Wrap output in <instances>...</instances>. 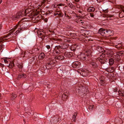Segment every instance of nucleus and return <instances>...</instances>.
I'll return each mask as SVG.
<instances>
[{"label": "nucleus", "instance_id": "obj_37", "mask_svg": "<svg viewBox=\"0 0 124 124\" xmlns=\"http://www.w3.org/2000/svg\"><path fill=\"white\" fill-rule=\"evenodd\" d=\"M67 4L71 8H72L73 7V5L71 3H68Z\"/></svg>", "mask_w": 124, "mask_h": 124}, {"label": "nucleus", "instance_id": "obj_12", "mask_svg": "<svg viewBox=\"0 0 124 124\" xmlns=\"http://www.w3.org/2000/svg\"><path fill=\"white\" fill-rule=\"evenodd\" d=\"M65 56L67 57H70L73 55V53L71 52H66L64 54Z\"/></svg>", "mask_w": 124, "mask_h": 124}, {"label": "nucleus", "instance_id": "obj_28", "mask_svg": "<svg viewBox=\"0 0 124 124\" xmlns=\"http://www.w3.org/2000/svg\"><path fill=\"white\" fill-rule=\"evenodd\" d=\"M95 10L94 8L93 7H89L87 9L88 11L89 12H93Z\"/></svg>", "mask_w": 124, "mask_h": 124}, {"label": "nucleus", "instance_id": "obj_55", "mask_svg": "<svg viewBox=\"0 0 124 124\" xmlns=\"http://www.w3.org/2000/svg\"><path fill=\"white\" fill-rule=\"evenodd\" d=\"M97 1L99 2H100L102 1L103 0H97Z\"/></svg>", "mask_w": 124, "mask_h": 124}, {"label": "nucleus", "instance_id": "obj_58", "mask_svg": "<svg viewBox=\"0 0 124 124\" xmlns=\"http://www.w3.org/2000/svg\"><path fill=\"white\" fill-rule=\"evenodd\" d=\"M64 15H65V16H66V17H67V15L66 14V11H65L64 12Z\"/></svg>", "mask_w": 124, "mask_h": 124}, {"label": "nucleus", "instance_id": "obj_23", "mask_svg": "<svg viewBox=\"0 0 124 124\" xmlns=\"http://www.w3.org/2000/svg\"><path fill=\"white\" fill-rule=\"evenodd\" d=\"M77 113L75 112L74 113V114L72 116V120L74 122H75L76 120V116L77 115Z\"/></svg>", "mask_w": 124, "mask_h": 124}, {"label": "nucleus", "instance_id": "obj_20", "mask_svg": "<svg viewBox=\"0 0 124 124\" xmlns=\"http://www.w3.org/2000/svg\"><path fill=\"white\" fill-rule=\"evenodd\" d=\"M26 77V76L25 74L24 73L21 74L20 75H19L17 79L19 80L22 78V77L25 78Z\"/></svg>", "mask_w": 124, "mask_h": 124}, {"label": "nucleus", "instance_id": "obj_35", "mask_svg": "<svg viewBox=\"0 0 124 124\" xmlns=\"http://www.w3.org/2000/svg\"><path fill=\"white\" fill-rule=\"evenodd\" d=\"M68 96L66 95V94H63L62 96V99L63 100H64V99H66L68 97Z\"/></svg>", "mask_w": 124, "mask_h": 124}, {"label": "nucleus", "instance_id": "obj_11", "mask_svg": "<svg viewBox=\"0 0 124 124\" xmlns=\"http://www.w3.org/2000/svg\"><path fill=\"white\" fill-rule=\"evenodd\" d=\"M106 29L103 28H101L99 31V33L102 36H105Z\"/></svg>", "mask_w": 124, "mask_h": 124}, {"label": "nucleus", "instance_id": "obj_10", "mask_svg": "<svg viewBox=\"0 0 124 124\" xmlns=\"http://www.w3.org/2000/svg\"><path fill=\"white\" fill-rule=\"evenodd\" d=\"M61 52L59 50L55 47L53 51V55H57L59 54Z\"/></svg>", "mask_w": 124, "mask_h": 124}, {"label": "nucleus", "instance_id": "obj_24", "mask_svg": "<svg viewBox=\"0 0 124 124\" xmlns=\"http://www.w3.org/2000/svg\"><path fill=\"white\" fill-rule=\"evenodd\" d=\"M38 36L40 38H41L42 39H43L45 38V36L42 33V32H39L38 33Z\"/></svg>", "mask_w": 124, "mask_h": 124}, {"label": "nucleus", "instance_id": "obj_31", "mask_svg": "<svg viewBox=\"0 0 124 124\" xmlns=\"http://www.w3.org/2000/svg\"><path fill=\"white\" fill-rule=\"evenodd\" d=\"M17 95L16 94L14 93H12L11 95V97L12 99H15L17 97Z\"/></svg>", "mask_w": 124, "mask_h": 124}, {"label": "nucleus", "instance_id": "obj_17", "mask_svg": "<svg viewBox=\"0 0 124 124\" xmlns=\"http://www.w3.org/2000/svg\"><path fill=\"white\" fill-rule=\"evenodd\" d=\"M90 64L92 67L94 68H97L98 67V65L95 62H92L90 63Z\"/></svg>", "mask_w": 124, "mask_h": 124}, {"label": "nucleus", "instance_id": "obj_52", "mask_svg": "<svg viewBox=\"0 0 124 124\" xmlns=\"http://www.w3.org/2000/svg\"><path fill=\"white\" fill-rule=\"evenodd\" d=\"M31 112L30 113V114L31 115H33L34 114L33 112L32 111H31Z\"/></svg>", "mask_w": 124, "mask_h": 124}, {"label": "nucleus", "instance_id": "obj_30", "mask_svg": "<svg viewBox=\"0 0 124 124\" xmlns=\"http://www.w3.org/2000/svg\"><path fill=\"white\" fill-rule=\"evenodd\" d=\"M122 44L120 43L118 44L116 46V47L119 50L120 49L122 48Z\"/></svg>", "mask_w": 124, "mask_h": 124}, {"label": "nucleus", "instance_id": "obj_2", "mask_svg": "<svg viewBox=\"0 0 124 124\" xmlns=\"http://www.w3.org/2000/svg\"><path fill=\"white\" fill-rule=\"evenodd\" d=\"M28 26V25L26 23H20L15 26V29H16L17 27L20 28L19 29L20 30V31L21 30L23 31Z\"/></svg>", "mask_w": 124, "mask_h": 124}, {"label": "nucleus", "instance_id": "obj_3", "mask_svg": "<svg viewBox=\"0 0 124 124\" xmlns=\"http://www.w3.org/2000/svg\"><path fill=\"white\" fill-rule=\"evenodd\" d=\"M95 49L96 50V53L97 55L101 54L102 52H104V51H106L103 48L100 46H97L95 48Z\"/></svg>", "mask_w": 124, "mask_h": 124}, {"label": "nucleus", "instance_id": "obj_9", "mask_svg": "<svg viewBox=\"0 0 124 124\" xmlns=\"http://www.w3.org/2000/svg\"><path fill=\"white\" fill-rule=\"evenodd\" d=\"M60 45L62 50L67 48L69 46L68 44L66 43H62Z\"/></svg>", "mask_w": 124, "mask_h": 124}, {"label": "nucleus", "instance_id": "obj_56", "mask_svg": "<svg viewBox=\"0 0 124 124\" xmlns=\"http://www.w3.org/2000/svg\"><path fill=\"white\" fill-rule=\"evenodd\" d=\"M107 112L108 113V114H109L110 112V110L108 109H107Z\"/></svg>", "mask_w": 124, "mask_h": 124}, {"label": "nucleus", "instance_id": "obj_34", "mask_svg": "<svg viewBox=\"0 0 124 124\" xmlns=\"http://www.w3.org/2000/svg\"><path fill=\"white\" fill-rule=\"evenodd\" d=\"M14 66V64L13 63H10L9 64L8 66L10 68H12Z\"/></svg>", "mask_w": 124, "mask_h": 124}, {"label": "nucleus", "instance_id": "obj_18", "mask_svg": "<svg viewBox=\"0 0 124 124\" xmlns=\"http://www.w3.org/2000/svg\"><path fill=\"white\" fill-rule=\"evenodd\" d=\"M82 34L85 37H86L88 34V32L87 30H82Z\"/></svg>", "mask_w": 124, "mask_h": 124}, {"label": "nucleus", "instance_id": "obj_32", "mask_svg": "<svg viewBox=\"0 0 124 124\" xmlns=\"http://www.w3.org/2000/svg\"><path fill=\"white\" fill-rule=\"evenodd\" d=\"M55 47L58 49L61 52V51H62L63 50L61 48V46H60V45H58L56 46H55Z\"/></svg>", "mask_w": 124, "mask_h": 124}, {"label": "nucleus", "instance_id": "obj_50", "mask_svg": "<svg viewBox=\"0 0 124 124\" xmlns=\"http://www.w3.org/2000/svg\"><path fill=\"white\" fill-rule=\"evenodd\" d=\"M4 62H5V63H8V61L6 59H4Z\"/></svg>", "mask_w": 124, "mask_h": 124}, {"label": "nucleus", "instance_id": "obj_13", "mask_svg": "<svg viewBox=\"0 0 124 124\" xmlns=\"http://www.w3.org/2000/svg\"><path fill=\"white\" fill-rule=\"evenodd\" d=\"M78 57L81 59L83 60H85L86 59V56L85 54L84 53H82L80 55H78Z\"/></svg>", "mask_w": 124, "mask_h": 124}, {"label": "nucleus", "instance_id": "obj_27", "mask_svg": "<svg viewBox=\"0 0 124 124\" xmlns=\"http://www.w3.org/2000/svg\"><path fill=\"white\" fill-rule=\"evenodd\" d=\"M118 95L124 96V91L122 90H119L118 91Z\"/></svg>", "mask_w": 124, "mask_h": 124}, {"label": "nucleus", "instance_id": "obj_19", "mask_svg": "<svg viewBox=\"0 0 124 124\" xmlns=\"http://www.w3.org/2000/svg\"><path fill=\"white\" fill-rule=\"evenodd\" d=\"M64 58V57L62 55H59L58 56H56L55 58L54 59H58L60 60H63Z\"/></svg>", "mask_w": 124, "mask_h": 124}, {"label": "nucleus", "instance_id": "obj_64", "mask_svg": "<svg viewBox=\"0 0 124 124\" xmlns=\"http://www.w3.org/2000/svg\"><path fill=\"white\" fill-rule=\"evenodd\" d=\"M66 16H67V17H69V16L68 15H67Z\"/></svg>", "mask_w": 124, "mask_h": 124}, {"label": "nucleus", "instance_id": "obj_33", "mask_svg": "<svg viewBox=\"0 0 124 124\" xmlns=\"http://www.w3.org/2000/svg\"><path fill=\"white\" fill-rule=\"evenodd\" d=\"M117 53L120 56H121L124 55V52L123 51H119Z\"/></svg>", "mask_w": 124, "mask_h": 124}, {"label": "nucleus", "instance_id": "obj_4", "mask_svg": "<svg viewBox=\"0 0 124 124\" xmlns=\"http://www.w3.org/2000/svg\"><path fill=\"white\" fill-rule=\"evenodd\" d=\"M14 29L12 30L11 31H10V32L8 33L7 35H4L3 37H0V43L6 39L5 38L7 37L8 36L10 35L13 32Z\"/></svg>", "mask_w": 124, "mask_h": 124}, {"label": "nucleus", "instance_id": "obj_5", "mask_svg": "<svg viewBox=\"0 0 124 124\" xmlns=\"http://www.w3.org/2000/svg\"><path fill=\"white\" fill-rule=\"evenodd\" d=\"M23 15L21 12H19L16 15H14L13 16L12 19L14 20H16L17 19L22 17Z\"/></svg>", "mask_w": 124, "mask_h": 124}, {"label": "nucleus", "instance_id": "obj_38", "mask_svg": "<svg viewBox=\"0 0 124 124\" xmlns=\"http://www.w3.org/2000/svg\"><path fill=\"white\" fill-rule=\"evenodd\" d=\"M100 84L102 86H104L105 85V84H104V81L102 79L100 80Z\"/></svg>", "mask_w": 124, "mask_h": 124}, {"label": "nucleus", "instance_id": "obj_62", "mask_svg": "<svg viewBox=\"0 0 124 124\" xmlns=\"http://www.w3.org/2000/svg\"><path fill=\"white\" fill-rule=\"evenodd\" d=\"M91 106H92V108H93V107H94V106L93 105H91Z\"/></svg>", "mask_w": 124, "mask_h": 124}, {"label": "nucleus", "instance_id": "obj_54", "mask_svg": "<svg viewBox=\"0 0 124 124\" xmlns=\"http://www.w3.org/2000/svg\"><path fill=\"white\" fill-rule=\"evenodd\" d=\"M80 23H82V24H83V23H84V22L82 20H81L80 21Z\"/></svg>", "mask_w": 124, "mask_h": 124}, {"label": "nucleus", "instance_id": "obj_44", "mask_svg": "<svg viewBox=\"0 0 124 124\" xmlns=\"http://www.w3.org/2000/svg\"><path fill=\"white\" fill-rule=\"evenodd\" d=\"M18 67L19 69H22L23 68V66L22 65L19 64L18 65Z\"/></svg>", "mask_w": 124, "mask_h": 124}, {"label": "nucleus", "instance_id": "obj_15", "mask_svg": "<svg viewBox=\"0 0 124 124\" xmlns=\"http://www.w3.org/2000/svg\"><path fill=\"white\" fill-rule=\"evenodd\" d=\"M119 16L120 18H122L124 16V7L121 9V11L120 12Z\"/></svg>", "mask_w": 124, "mask_h": 124}, {"label": "nucleus", "instance_id": "obj_57", "mask_svg": "<svg viewBox=\"0 0 124 124\" xmlns=\"http://www.w3.org/2000/svg\"><path fill=\"white\" fill-rule=\"evenodd\" d=\"M0 46L1 47V48L3 47V44H1Z\"/></svg>", "mask_w": 124, "mask_h": 124}, {"label": "nucleus", "instance_id": "obj_42", "mask_svg": "<svg viewBox=\"0 0 124 124\" xmlns=\"http://www.w3.org/2000/svg\"><path fill=\"white\" fill-rule=\"evenodd\" d=\"M86 52L88 53L87 54H86L87 56H88L89 55V54H90V51L89 50H86Z\"/></svg>", "mask_w": 124, "mask_h": 124}, {"label": "nucleus", "instance_id": "obj_61", "mask_svg": "<svg viewBox=\"0 0 124 124\" xmlns=\"http://www.w3.org/2000/svg\"><path fill=\"white\" fill-rule=\"evenodd\" d=\"M2 1V0H0V4H1Z\"/></svg>", "mask_w": 124, "mask_h": 124}, {"label": "nucleus", "instance_id": "obj_21", "mask_svg": "<svg viewBox=\"0 0 124 124\" xmlns=\"http://www.w3.org/2000/svg\"><path fill=\"white\" fill-rule=\"evenodd\" d=\"M114 68L113 67H110L106 70L108 72H113L114 70Z\"/></svg>", "mask_w": 124, "mask_h": 124}, {"label": "nucleus", "instance_id": "obj_29", "mask_svg": "<svg viewBox=\"0 0 124 124\" xmlns=\"http://www.w3.org/2000/svg\"><path fill=\"white\" fill-rule=\"evenodd\" d=\"M52 66H53L52 65L50 64L49 63H48L46 64V67L47 69L49 70L50 69H51Z\"/></svg>", "mask_w": 124, "mask_h": 124}, {"label": "nucleus", "instance_id": "obj_63", "mask_svg": "<svg viewBox=\"0 0 124 124\" xmlns=\"http://www.w3.org/2000/svg\"><path fill=\"white\" fill-rule=\"evenodd\" d=\"M59 6H61V4H59Z\"/></svg>", "mask_w": 124, "mask_h": 124}, {"label": "nucleus", "instance_id": "obj_48", "mask_svg": "<svg viewBox=\"0 0 124 124\" xmlns=\"http://www.w3.org/2000/svg\"><path fill=\"white\" fill-rule=\"evenodd\" d=\"M46 47L48 49H49L50 48V46L49 45H47L46 46Z\"/></svg>", "mask_w": 124, "mask_h": 124}, {"label": "nucleus", "instance_id": "obj_14", "mask_svg": "<svg viewBox=\"0 0 124 124\" xmlns=\"http://www.w3.org/2000/svg\"><path fill=\"white\" fill-rule=\"evenodd\" d=\"M48 59V61H49L48 63L52 65L56 63L57 62V61L53 59L52 58H49Z\"/></svg>", "mask_w": 124, "mask_h": 124}, {"label": "nucleus", "instance_id": "obj_1", "mask_svg": "<svg viewBox=\"0 0 124 124\" xmlns=\"http://www.w3.org/2000/svg\"><path fill=\"white\" fill-rule=\"evenodd\" d=\"M98 55L99 57H98L97 59L99 60L101 64H104L108 61V58H107L106 57L108 55L107 51H104V52Z\"/></svg>", "mask_w": 124, "mask_h": 124}, {"label": "nucleus", "instance_id": "obj_51", "mask_svg": "<svg viewBox=\"0 0 124 124\" xmlns=\"http://www.w3.org/2000/svg\"><path fill=\"white\" fill-rule=\"evenodd\" d=\"M58 15V11H57L56 13H54V15L55 16Z\"/></svg>", "mask_w": 124, "mask_h": 124}, {"label": "nucleus", "instance_id": "obj_49", "mask_svg": "<svg viewBox=\"0 0 124 124\" xmlns=\"http://www.w3.org/2000/svg\"><path fill=\"white\" fill-rule=\"evenodd\" d=\"M57 6V5H56V6H55V5H53L51 7H52V8H56V7Z\"/></svg>", "mask_w": 124, "mask_h": 124}, {"label": "nucleus", "instance_id": "obj_8", "mask_svg": "<svg viewBox=\"0 0 124 124\" xmlns=\"http://www.w3.org/2000/svg\"><path fill=\"white\" fill-rule=\"evenodd\" d=\"M112 35V32L111 30L108 29H106L105 36L108 37L111 36Z\"/></svg>", "mask_w": 124, "mask_h": 124}, {"label": "nucleus", "instance_id": "obj_59", "mask_svg": "<svg viewBox=\"0 0 124 124\" xmlns=\"http://www.w3.org/2000/svg\"><path fill=\"white\" fill-rule=\"evenodd\" d=\"M49 31H50V32H53V31L52 30H49Z\"/></svg>", "mask_w": 124, "mask_h": 124}, {"label": "nucleus", "instance_id": "obj_41", "mask_svg": "<svg viewBox=\"0 0 124 124\" xmlns=\"http://www.w3.org/2000/svg\"><path fill=\"white\" fill-rule=\"evenodd\" d=\"M90 16L91 17H93V18H95L94 17V16H95V15L94 14H93V13H90Z\"/></svg>", "mask_w": 124, "mask_h": 124}, {"label": "nucleus", "instance_id": "obj_22", "mask_svg": "<svg viewBox=\"0 0 124 124\" xmlns=\"http://www.w3.org/2000/svg\"><path fill=\"white\" fill-rule=\"evenodd\" d=\"M109 64L110 65H112L114 62V61L113 59L112 58H108V59Z\"/></svg>", "mask_w": 124, "mask_h": 124}, {"label": "nucleus", "instance_id": "obj_25", "mask_svg": "<svg viewBox=\"0 0 124 124\" xmlns=\"http://www.w3.org/2000/svg\"><path fill=\"white\" fill-rule=\"evenodd\" d=\"M86 38V40L87 41H93V37L91 36H87L85 37Z\"/></svg>", "mask_w": 124, "mask_h": 124}, {"label": "nucleus", "instance_id": "obj_40", "mask_svg": "<svg viewBox=\"0 0 124 124\" xmlns=\"http://www.w3.org/2000/svg\"><path fill=\"white\" fill-rule=\"evenodd\" d=\"M115 56L116 57V58L118 60H119L120 59V56L118 54H116L115 55Z\"/></svg>", "mask_w": 124, "mask_h": 124}, {"label": "nucleus", "instance_id": "obj_47", "mask_svg": "<svg viewBox=\"0 0 124 124\" xmlns=\"http://www.w3.org/2000/svg\"><path fill=\"white\" fill-rule=\"evenodd\" d=\"M118 89L116 88H115L113 89V91L114 92H116L117 91Z\"/></svg>", "mask_w": 124, "mask_h": 124}, {"label": "nucleus", "instance_id": "obj_7", "mask_svg": "<svg viewBox=\"0 0 124 124\" xmlns=\"http://www.w3.org/2000/svg\"><path fill=\"white\" fill-rule=\"evenodd\" d=\"M81 64L80 62L78 61H77L73 62L72 64V66L74 68H78Z\"/></svg>", "mask_w": 124, "mask_h": 124}, {"label": "nucleus", "instance_id": "obj_36", "mask_svg": "<svg viewBox=\"0 0 124 124\" xmlns=\"http://www.w3.org/2000/svg\"><path fill=\"white\" fill-rule=\"evenodd\" d=\"M58 15L59 16V17H62L63 16V14L61 12L58 11Z\"/></svg>", "mask_w": 124, "mask_h": 124}, {"label": "nucleus", "instance_id": "obj_43", "mask_svg": "<svg viewBox=\"0 0 124 124\" xmlns=\"http://www.w3.org/2000/svg\"><path fill=\"white\" fill-rule=\"evenodd\" d=\"M21 32V31L19 29L18 30H17V31L15 32L14 34L16 35L17 33H20Z\"/></svg>", "mask_w": 124, "mask_h": 124}, {"label": "nucleus", "instance_id": "obj_53", "mask_svg": "<svg viewBox=\"0 0 124 124\" xmlns=\"http://www.w3.org/2000/svg\"><path fill=\"white\" fill-rule=\"evenodd\" d=\"M89 109H92V106H91V105L89 106Z\"/></svg>", "mask_w": 124, "mask_h": 124}, {"label": "nucleus", "instance_id": "obj_45", "mask_svg": "<svg viewBox=\"0 0 124 124\" xmlns=\"http://www.w3.org/2000/svg\"><path fill=\"white\" fill-rule=\"evenodd\" d=\"M103 11L106 13H107L108 11V10L107 9L105 10H103Z\"/></svg>", "mask_w": 124, "mask_h": 124}, {"label": "nucleus", "instance_id": "obj_60", "mask_svg": "<svg viewBox=\"0 0 124 124\" xmlns=\"http://www.w3.org/2000/svg\"><path fill=\"white\" fill-rule=\"evenodd\" d=\"M30 112H28V113H27L28 114V115H31V114H30Z\"/></svg>", "mask_w": 124, "mask_h": 124}, {"label": "nucleus", "instance_id": "obj_39", "mask_svg": "<svg viewBox=\"0 0 124 124\" xmlns=\"http://www.w3.org/2000/svg\"><path fill=\"white\" fill-rule=\"evenodd\" d=\"M64 93L63 94H66L68 96V95H69V92L68 90H64Z\"/></svg>", "mask_w": 124, "mask_h": 124}, {"label": "nucleus", "instance_id": "obj_16", "mask_svg": "<svg viewBox=\"0 0 124 124\" xmlns=\"http://www.w3.org/2000/svg\"><path fill=\"white\" fill-rule=\"evenodd\" d=\"M88 73L85 70H82L80 72V74L83 76H86L88 75Z\"/></svg>", "mask_w": 124, "mask_h": 124}, {"label": "nucleus", "instance_id": "obj_26", "mask_svg": "<svg viewBox=\"0 0 124 124\" xmlns=\"http://www.w3.org/2000/svg\"><path fill=\"white\" fill-rule=\"evenodd\" d=\"M45 57V54L43 53H41L39 55V58L41 59H43Z\"/></svg>", "mask_w": 124, "mask_h": 124}, {"label": "nucleus", "instance_id": "obj_46", "mask_svg": "<svg viewBox=\"0 0 124 124\" xmlns=\"http://www.w3.org/2000/svg\"><path fill=\"white\" fill-rule=\"evenodd\" d=\"M35 58L34 57H33L30 60L31 62H32L33 61H34L35 60Z\"/></svg>", "mask_w": 124, "mask_h": 124}, {"label": "nucleus", "instance_id": "obj_6", "mask_svg": "<svg viewBox=\"0 0 124 124\" xmlns=\"http://www.w3.org/2000/svg\"><path fill=\"white\" fill-rule=\"evenodd\" d=\"M33 12V11L31 8L26 9L24 12V15L26 16L27 14H29L30 15H33L32 13Z\"/></svg>", "mask_w": 124, "mask_h": 124}]
</instances>
